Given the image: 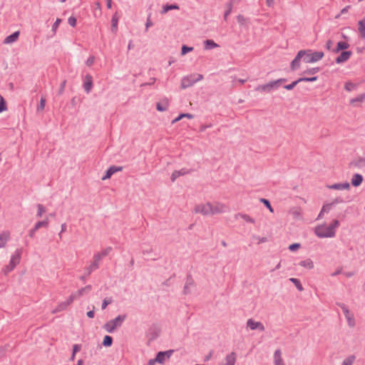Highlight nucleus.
Wrapping results in <instances>:
<instances>
[{"label":"nucleus","instance_id":"e433bc0d","mask_svg":"<svg viewBox=\"0 0 365 365\" xmlns=\"http://www.w3.org/2000/svg\"><path fill=\"white\" fill-rule=\"evenodd\" d=\"M319 67H314L306 69L305 71H303L302 73L306 75H314L317 73L319 72Z\"/></svg>","mask_w":365,"mask_h":365},{"label":"nucleus","instance_id":"f3484780","mask_svg":"<svg viewBox=\"0 0 365 365\" xmlns=\"http://www.w3.org/2000/svg\"><path fill=\"white\" fill-rule=\"evenodd\" d=\"M353 200H354V197L350 195H347L345 198H343L341 197H337L334 200H333V201L329 203V205L333 207L337 204L344 203V202H350Z\"/></svg>","mask_w":365,"mask_h":365},{"label":"nucleus","instance_id":"79ce46f5","mask_svg":"<svg viewBox=\"0 0 365 365\" xmlns=\"http://www.w3.org/2000/svg\"><path fill=\"white\" fill-rule=\"evenodd\" d=\"M354 360L355 356L354 355L349 356L343 361L341 365H352Z\"/></svg>","mask_w":365,"mask_h":365},{"label":"nucleus","instance_id":"4d7b16f0","mask_svg":"<svg viewBox=\"0 0 365 365\" xmlns=\"http://www.w3.org/2000/svg\"><path fill=\"white\" fill-rule=\"evenodd\" d=\"M339 226V221L338 220H334L328 226V227H332V230L335 231V228Z\"/></svg>","mask_w":365,"mask_h":365},{"label":"nucleus","instance_id":"4c0bfd02","mask_svg":"<svg viewBox=\"0 0 365 365\" xmlns=\"http://www.w3.org/2000/svg\"><path fill=\"white\" fill-rule=\"evenodd\" d=\"M289 281L292 282L295 285V287L299 291H302L304 289L300 281L298 279L290 278Z\"/></svg>","mask_w":365,"mask_h":365},{"label":"nucleus","instance_id":"8fccbe9b","mask_svg":"<svg viewBox=\"0 0 365 365\" xmlns=\"http://www.w3.org/2000/svg\"><path fill=\"white\" fill-rule=\"evenodd\" d=\"M299 83H300V81H298V79L293 81L292 83L290 84H287V85H285L284 86V88L286 89V90H288V91H291Z\"/></svg>","mask_w":365,"mask_h":365},{"label":"nucleus","instance_id":"1a4fd4ad","mask_svg":"<svg viewBox=\"0 0 365 365\" xmlns=\"http://www.w3.org/2000/svg\"><path fill=\"white\" fill-rule=\"evenodd\" d=\"M173 350H168L165 351H159L155 358V361L159 364H163L166 359H170L172 356Z\"/></svg>","mask_w":365,"mask_h":365},{"label":"nucleus","instance_id":"a19ab883","mask_svg":"<svg viewBox=\"0 0 365 365\" xmlns=\"http://www.w3.org/2000/svg\"><path fill=\"white\" fill-rule=\"evenodd\" d=\"M318 77L317 76H312V77H301L298 78V81L300 82H314L317 81Z\"/></svg>","mask_w":365,"mask_h":365},{"label":"nucleus","instance_id":"69168bd1","mask_svg":"<svg viewBox=\"0 0 365 365\" xmlns=\"http://www.w3.org/2000/svg\"><path fill=\"white\" fill-rule=\"evenodd\" d=\"M81 349V344H73V354H76L77 352L80 351Z\"/></svg>","mask_w":365,"mask_h":365},{"label":"nucleus","instance_id":"680f3d73","mask_svg":"<svg viewBox=\"0 0 365 365\" xmlns=\"http://www.w3.org/2000/svg\"><path fill=\"white\" fill-rule=\"evenodd\" d=\"M287 81V78H279L276 81H273V82H274L276 88H277L281 85V83L286 82Z\"/></svg>","mask_w":365,"mask_h":365},{"label":"nucleus","instance_id":"2eb2a0df","mask_svg":"<svg viewBox=\"0 0 365 365\" xmlns=\"http://www.w3.org/2000/svg\"><path fill=\"white\" fill-rule=\"evenodd\" d=\"M276 88H276L274 82L273 81H270V82H269L267 84L258 86L257 87H256L255 90L257 91L269 93L273 89H276Z\"/></svg>","mask_w":365,"mask_h":365},{"label":"nucleus","instance_id":"6e6552de","mask_svg":"<svg viewBox=\"0 0 365 365\" xmlns=\"http://www.w3.org/2000/svg\"><path fill=\"white\" fill-rule=\"evenodd\" d=\"M196 287L194 279L190 274H188L186 277V282L183 287L182 293L185 295L191 294L192 289Z\"/></svg>","mask_w":365,"mask_h":365},{"label":"nucleus","instance_id":"09e8293b","mask_svg":"<svg viewBox=\"0 0 365 365\" xmlns=\"http://www.w3.org/2000/svg\"><path fill=\"white\" fill-rule=\"evenodd\" d=\"M7 109L6 103L4 98L0 96V113L5 111Z\"/></svg>","mask_w":365,"mask_h":365},{"label":"nucleus","instance_id":"de8ad7c7","mask_svg":"<svg viewBox=\"0 0 365 365\" xmlns=\"http://www.w3.org/2000/svg\"><path fill=\"white\" fill-rule=\"evenodd\" d=\"M354 165L358 168H362L365 166V158H359L355 162Z\"/></svg>","mask_w":365,"mask_h":365},{"label":"nucleus","instance_id":"864d4df0","mask_svg":"<svg viewBox=\"0 0 365 365\" xmlns=\"http://www.w3.org/2000/svg\"><path fill=\"white\" fill-rule=\"evenodd\" d=\"M112 302H113V300H112L111 298H106V299H104L103 302H102V305H101L102 309H105L108 304L112 303Z\"/></svg>","mask_w":365,"mask_h":365},{"label":"nucleus","instance_id":"4468645a","mask_svg":"<svg viewBox=\"0 0 365 365\" xmlns=\"http://www.w3.org/2000/svg\"><path fill=\"white\" fill-rule=\"evenodd\" d=\"M123 170V167L121 166H110L106 171V174L102 177V180H105L110 178V177L115 173L121 171Z\"/></svg>","mask_w":365,"mask_h":365},{"label":"nucleus","instance_id":"7ed1b4c3","mask_svg":"<svg viewBox=\"0 0 365 365\" xmlns=\"http://www.w3.org/2000/svg\"><path fill=\"white\" fill-rule=\"evenodd\" d=\"M126 318V315H118L114 319L110 320L106 322L103 328L108 333H113L117 327H120Z\"/></svg>","mask_w":365,"mask_h":365},{"label":"nucleus","instance_id":"49530a36","mask_svg":"<svg viewBox=\"0 0 365 365\" xmlns=\"http://www.w3.org/2000/svg\"><path fill=\"white\" fill-rule=\"evenodd\" d=\"M37 207H38V212L36 214V217H41L43 215V214L46 212V209H45L44 206L41 204H38Z\"/></svg>","mask_w":365,"mask_h":365},{"label":"nucleus","instance_id":"a878e982","mask_svg":"<svg viewBox=\"0 0 365 365\" xmlns=\"http://www.w3.org/2000/svg\"><path fill=\"white\" fill-rule=\"evenodd\" d=\"M274 365H284L283 360L281 357V351L277 349L274 353Z\"/></svg>","mask_w":365,"mask_h":365},{"label":"nucleus","instance_id":"c85d7f7f","mask_svg":"<svg viewBox=\"0 0 365 365\" xmlns=\"http://www.w3.org/2000/svg\"><path fill=\"white\" fill-rule=\"evenodd\" d=\"M235 0H230V1L226 4L227 10L224 14V19L225 21L227 20L228 16L231 14L232 9L233 7Z\"/></svg>","mask_w":365,"mask_h":365},{"label":"nucleus","instance_id":"39448f33","mask_svg":"<svg viewBox=\"0 0 365 365\" xmlns=\"http://www.w3.org/2000/svg\"><path fill=\"white\" fill-rule=\"evenodd\" d=\"M202 78L203 76L199 73H194L187 76H185L181 81V88L183 89L189 88Z\"/></svg>","mask_w":365,"mask_h":365},{"label":"nucleus","instance_id":"c03bdc74","mask_svg":"<svg viewBox=\"0 0 365 365\" xmlns=\"http://www.w3.org/2000/svg\"><path fill=\"white\" fill-rule=\"evenodd\" d=\"M91 289H92V286L89 284V285L86 286L85 287H83V288L78 289V294L83 295L85 294L89 293Z\"/></svg>","mask_w":365,"mask_h":365},{"label":"nucleus","instance_id":"338daca9","mask_svg":"<svg viewBox=\"0 0 365 365\" xmlns=\"http://www.w3.org/2000/svg\"><path fill=\"white\" fill-rule=\"evenodd\" d=\"M333 41L331 40H328L326 43L325 47L327 50L332 51Z\"/></svg>","mask_w":365,"mask_h":365},{"label":"nucleus","instance_id":"f257e3e1","mask_svg":"<svg viewBox=\"0 0 365 365\" xmlns=\"http://www.w3.org/2000/svg\"><path fill=\"white\" fill-rule=\"evenodd\" d=\"M324 56L322 51H313L312 49L300 50L290 63V68L294 71L299 68L301 61L306 63H316Z\"/></svg>","mask_w":365,"mask_h":365},{"label":"nucleus","instance_id":"c9c22d12","mask_svg":"<svg viewBox=\"0 0 365 365\" xmlns=\"http://www.w3.org/2000/svg\"><path fill=\"white\" fill-rule=\"evenodd\" d=\"M113 344V337L109 335H106L103 338L102 344L104 346L109 347Z\"/></svg>","mask_w":365,"mask_h":365},{"label":"nucleus","instance_id":"dca6fc26","mask_svg":"<svg viewBox=\"0 0 365 365\" xmlns=\"http://www.w3.org/2000/svg\"><path fill=\"white\" fill-rule=\"evenodd\" d=\"M327 187L331 190H349L351 187L350 183L344 182L341 183H334L332 185H327Z\"/></svg>","mask_w":365,"mask_h":365},{"label":"nucleus","instance_id":"052dcab7","mask_svg":"<svg viewBox=\"0 0 365 365\" xmlns=\"http://www.w3.org/2000/svg\"><path fill=\"white\" fill-rule=\"evenodd\" d=\"M95 62V57L93 56H91L86 61V64L87 66H91Z\"/></svg>","mask_w":365,"mask_h":365},{"label":"nucleus","instance_id":"58836bf2","mask_svg":"<svg viewBox=\"0 0 365 365\" xmlns=\"http://www.w3.org/2000/svg\"><path fill=\"white\" fill-rule=\"evenodd\" d=\"M238 216H240L244 220H245L247 222H250V223H255V219L252 218L248 215L238 213V214L236 215V217H237Z\"/></svg>","mask_w":365,"mask_h":365},{"label":"nucleus","instance_id":"13d9d810","mask_svg":"<svg viewBox=\"0 0 365 365\" xmlns=\"http://www.w3.org/2000/svg\"><path fill=\"white\" fill-rule=\"evenodd\" d=\"M77 20L74 16H70L68 19V23L70 26L75 27L76 25Z\"/></svg>","mask_w":365,"mask_h":365},{"label":"nucleus","instance_id":"b1692460","mask_svg":"<svg viewBox=\"0 0 365 365\" xmlns=\"http://www.w3.org/2000/svg\"><path fill=\"white\" fill-rule=\"evenodd\" d=\"M359 32L361 38H365V16L358 22Z\"/></svg>","mask_w":365,"mask_h":365},{"label":"nucleus","instance_id":"423d86ee","mask_svg":"<svg viewBox=\"0 0 365 365\" xmlns=\"http://www.w3.org/2000/svg\"><path fill=\"white\" fill-rule=\"evenodd\" d=\"M314 232L319 238L333 237L335 235V231L332 230V227L328 226L319 225L315 228Z\"/></svg>","mask_w":365,"mask_h":365},{"label":"nucleus","instance_id":"774afa93","mask_svg":"<svg viewBox=\"0 0 365 365\" xmlns=\"http://www.w3.org/2000/svg\"><path fill=\"white\" fill-rule=\"evenodd\" d=\"M331 208V206L329 205V204H327V205H324L322 208V211L323 212H328Z\"/></svg>","mask_w":365,"mask_h":365},{"label":"nucleus","instance_id":"5fc2aeb1","mask_svg":"<svg viewBox=\"0 0 365 365\" xmlns=\"http://www.w3.org/2000/svg\"><path fill=\"white\" fill-rule=\"evenodd\" d=\"M237 21L238 24H240L241 26H243L245 24V21H247V19L244 16L239 14L237 16Z\"/></svg>","mask_w":365,"mask_h":365},{"label":"nucleus","instance_id":"a211bd4d","mask_svg":"<svg viewBox=\"0 0 365 365\" xmlns=\"http://www.w3.org/2000/svg\"><path fill=\"white\" fill-rule=\"evenodd\" d=\"M350 45L345 41H339L336 44V48L332 49V52L334 53H337L340 51H346L349 48Z\"/></svg>","mask_w":365,"mask_h":365},{"label":"nucleus","instance_id":"72a5a7b5","mask_svg":"<svg viewBox=\"0 0 365 365\" xmlns=\"http://www.w3.org/2000/svg\"><path fill=\"white\" fill-rule=\"evenodd\" d=\"M41 227H42V225L37 222L34 226V227L29 230V237L31 238L34 237L36 232L38 230V229H40Z\"/></svg>","mask_w":365,"mask_h":365},{"label":"nucleus","instance_id":"ddd939ff","mask_svg":"<svg viewBox=\"0 0 365 365\" xmlns=\"http://www.w3.org/2000/svg\"><path fill=\"white\" fill-rule=\"evenodd\" d=\"M100 261L99 255L93 256V262L88 267H86L87 275H90L93 271L98 269Z\"/></svg>","mask_w":365,"mask_h":365},{"label":"nucleus","instance_id":"f704fd0d","mask_svg":"<svg viewBox=\"0 0 365 365\" xmlns=\"http://www.w3.org/2000/svg\"><path fill=\"white\" fill-rule=\"evenodd\" d=\"M365 99V93L361 94L357 97L350 100V104L355 105L356 103H361Z\"/></svg>","mask_w":365,"mask_h":365},{"label":"nucleus","instance_id":"473e14b6","mask_svg":"<svg viewBox=\"0 0 365 365\" xmlns=\"http://www.w3.org/2000/svg\"><path fill=\"white\" fill-rule=\"evenodd\" d=\"M111 250H112V247H108L106 249H104L103 250H102L101 252L96 253L94 255H99L100 260H101L103 257L108 255L109 253L111 252Z\"/></svg>","mask_w":365,"mask_h":365},{"label":"nucleus","instance_id":"9d476101","mask_svg":"<svg viewBox=\"0 0 365 365\" xmlns=\"http://www.w3.org/2000/svg\"><path fill=\"white\" fill-rule=\"evenodd\" d=\"M93 77L91 74H86L83 78V87L86 93H89L93 88Z\"/></svg>","mask_w":365,"mask_h":365},{"label":"nucleus","instance_id":"6ab92c4d","mask_svg":"<svg viewBox=\"0 0 365 365\" xmlns=\"http://www.w3.org/2000/svg\"><path fill=\"white\" fill-rule=\"evenodd\" d=\"M236 354L231 352L225 357V363H220L219 365H235L236 362Z\"/></svg>","mask_w":365,"mask_h":365},{"label":"nucleus","instance_id":"20e7f679","mask_svg":"<svg viewBox=\"0 0 365 365\" xmlns=\"http://www.w3.org/2000/svg\"><path fill=\"white\" fill-rule=\"evenodd\" d=\"M21 254L22 250L21 249H17L12 255L9 264L6 265L3 269V272L5 274H7L11 272L15 268V267L19 264Z\"/></svg>","mask_w":365,"mask_h":365},{"label":"nucleus","instance_id":"603ef678","mask_svg":"<svg viewBox=\"0 0 365 365\" xmlns=\"http://www.w3.org/2000/svg\"><path fill=\"white\" fill-rule=\"evenodd\" d=\"M46 105V99L44 98H41L39 104L37 106V111L43 110L45 108Z\"/></svg>","mask_w":365,"mask_h":365},{"label":"nucleus","instance_id":"f03ea898","mask_svg":"<svg viewBox=\"0 0 365 365\" xmlns=\"http://www.w3.org/2000/svg\"><path fill=\"white\" fill-rule=\"evenodd\" d=\"M195 211L197 213H201L204 215H214L222 211V205H213L210 202L203 205H196Z\"/></svg>","mask_w":365,"mask_h":365},{"label":"nucleus","instance_id":"6e6d98bb","mask_svg":"<svg viewBox=\"0 0 365 365\" xmlns=\"http://www.w3.org/2000/svg\"><path fill=\"white\" fill-rule=\"evenodd\" d=\"M176 173H178V176H183L187 173H190V170L186 169V168H182L179 170H175Z\"/></svg>","mask_w":365,"mask_h":365},{"label":"nucleus","instance_id":"4be33fe9","mask_svg":"<svg viewBox=\"0 0 365 365\" xmlns=\"http://www.w3.org/2000/svg\"><path fill=\"white\" fill-rule=\"evenodd\" d=\"M180 9L179 6L177 4H165L163 6V9L161 11V14H164L168 12L170 10L176 9L178 10Z\"/></svg>","mask_w":365,"mask_h":365},{"label":"nucleus","instance_id":"5701e85b","mask_svg":"<svg viewBox=\"0 0 365 365\" xmlns=\"http://www.w3.org/2000/svg\"><path fill=\"white\" fill-rule=\"evenodd\" d=\"M168 101L167 99L163 100L157 103L156 109L160 112L165 111L168 108Z\"/></svg>","mask_w":365,"mask_h":365},{"label":"nucleus","instance_id":"a18cd8bd","mask_svg":"<svg viewBox=\"0 0 365 365\" xmlns=\"http://www.w3.org/2000/svg\"><path fill=\"white\" fill-rule=\"evenodd\" d=\"M193 47L187 46L186 45H182L181 48V55L185 56L187 53L193 51Z\"/></svg>","mask_w":365,"mask_h":365},{"label":"nucleus","instance_id":"bf43d9fd","mask_svg":"<svg viewBox=\"0 0 365 365\" xmlns=\"http://www.w3.org/2000/svg\"><path fill=\"white\" fill-rule=\"evenodd\" d=\"M61 22V19H57L56 20V21L53 23V26H52V31L55 34L56 33V29H58L60 23Z\"/></svg>","mask_w":365,"mask_h":365},{"label":"nucleus","instance_id":"3c124183","mask_svg":"<svg viewBox=\"0 0 365 365\" xmlns=\"http://www.w3.org/2000/svg\"><path fill=\"white\" fill-rule=\"evenodd\" d=\"M344 88L347 91H351L356 88V85L351 82H348L345 84Z\"/></svg>","mask_w":365,"mask_h":365},{"label":"nucleus","instance_id":"7c9ffc66","mask_svg":"<svg viewBox=\"0 0 365 365\" xmlns=\"http://www.w3.org/2000/svg\"><path fill=\"white\" fill-rule=\"evenodd\" d=\"M183 118H187L189 119H192L194 118V115L190 113H181L177 118H175L174 120H172V124H174V123L178 122Z\"/></svg>","mask_w":365,"mask_h":365},{"label":"nucleus","instance_id":"ea45409f","mask_svg":"<svg viewBox=\"0 0 365 365\" xmlns=\"http://www.w3.org/2000/svg\"><path fill=\"white\" fill-rule=\"evenodd\" d=\"M259 201L264 204V205L271 212H274V210L271 205V203L269 201V200L267 199H265V198H260L259 199Z\"/></svg>","mask_w":365,"mask_h":365},{"label":"nucleus","instance_id":"cd10ccee","mask_svg":"<svg viewBox=\"0 0 365 365\" xmlns=\"http://www.w3.org/2000/svg\"><path fill=\"white\" fill-rule=\"evenodd\" d=\"M9 239V234L8 232H4L0 234V248L4 247L6 242Z\"/></svg>","mask_w":365,"mask_h":365},{"label":"nucleus","instance_id":"aec40b11","mask_svg":"<svg viewBox=\"0 0 365 365\" xmlns=\"http://www.w3.org/2000/svg\"><path fill=\"white\" fill-rule=\"evenodd\" d=\"M20 35V31H16L14 32L13 34H10L9 36H6L4 40V43L5 44H11L19 38Z\"/></svg>","mask_w":365,"mask_h":365},{"label":"nucleus","instance_id":"9b49d317","mask_svg":"<svg viewBox=\"0 0 365 365\" xmlns=\"http://www.w3.org/2000/svg\"><path fill=\"white\" fill-rule=\"evenodd\" d=\"M351 56H352V51H341L340 55L338 56L335 58V62L337 64H341V63L347 61Z\"/></svg>","mask_w":365,"mask_h":365},{"label":"nucleus","instance_id":"2f4dec72","mask_svg":"<svg viewBox=\"0 0 365 365\" xmlns=\"http://www.w3.org/2000/svg\"><path fill=\"white\" fill-rule=\"evenodd\" d=\"M71 303H68V300L67 299L66 302H63L60 303L57 307L56 308L54 312H58L65 310L68 306H69Z\"/></svg>","mask_w":365,"mask_h":365},{"label":"nucleus","instance_id":"0eeeda50","mask_svg":"<svg viewBox=\"0 0 365 365\" xmlns=\"http://www.w3.org/2000/svg\"><path fill=\"white\" fill-rule=\"evenodd\" d=\"M336 304L342 309L346 319L349 327H354L356 325L354 317V314L350 312L348 307L344 303L341 302H336Z\"/></svg>","mask_w":365,"mask_h":365},{"label":"nucleus","instance_id":"c756f323","mask_svg":"<svg viewBox=\"0 0 365 365\" xmlns=\"http://www.w3.org/2000/svg\"><path fill=\"white\" fill-rule=\"evenodd\" d=\"M299 264L302 267H304L309 269H312L314 267V263H313L312 260L310 259L302 260L299 263Z\"/></svg>","mask_w":365,"mask_h":365},{"label":"nucleus","instance_id":"f8f14e48","mask_svg":"<svg viewBox=\"0 0 365 365\" xmlns=\"http://www.w3.org/2000/svg\"><path fill=\"white\" fill-rule=\"evenodd\" d=\"M247 326L251 330H259L261 331H264V326L259 322H255L252 319H249L247 322Z\"/></svg>","mask_w":365,"mask_h":365},{"label":"nucleus","instance_id":"0e129e2a","mask_svg":"<svg viewBox=\"0 0 365 365\" xmlns=\"http://www.w3.org/2000/svg\"><path fill=\"white\" fill-rule=\"evenodd\" d=\"M66 80H64L63 81L61 82V83L60 85L59 90H58V95H61L63 93L65 87H66Z\"/></svg>","mask_w":365,"mask_h":365},{"label":"nucleus","instance_id":"412c9836","mask_svg":"<svg viewBox=\"0 0 365 365\" xmlns=\"http://www.w3.org/2000/svg\"><path fill=\"white\" fill-rule=\"evenodd\" d=\"M363 176L361 174L355 173L351 180V184L354 187H359L363 182Z\"/></svg>","mask_w":365,"mask_h":365},{"label":"nucleus","instance_id":"393cba45","mask_svg":"<svg viewBox=\"0 0 365 365\" xmlns=\"http://www.w3.org/2000/svg\"><path fill=\"white\" fill-rule=\"evenodd\" d=\"M219 45L217 44L212 39H207L204 41V48L206 50H210L215 48L218 47Z\"/></svg>","mask_w":365,"mask_h":365},{"label":"nucleus","instance_id":"e2e57ef3","mask_svg":"<svg viewBox=\"0 0 365 365\" xmlns=\"http://www.w3.org/2000/svg\"><path fill=\"white\" fill-rule=\"evenodd\" d=\"M300 246L301 245L299 243H293L289 246V250L292 252L296 251L300 247Z\"/></svg>","mask_w":365,"mask_h":365},{"label":"nucleus","instance_id":"bb28decb","mask_svg":"<svg viewBox=\"0 0 365 365\" xmlns=\"http://www.w3.org/2000/svg\"><path fill=\"white\" fill-rule=\"evenodd\" d=\"M118 16L117 13H115L111 19V31L113 33H116L118 31Z\"/></svg>","mask_w":365,"mask_h":365},{"label":"nucleus","instance_id":"37998d69","mask_svg":"<svg viewBox=\"0 0 365 365\" xmlns=\"http://www.w3.org/2000/svg\"><path fill=\"white\" fill-rule=\"evenodd\" d=\"M83 296L82 294H78V290L72 293L69 297L68 298V303H72L75 299L79 298L80 297Z\"/></svg>","mask_w":365,"mask_h":365}]
</instances>
